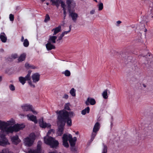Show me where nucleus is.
<instances>
[{"instance_id":"obj_1","label":"nucleus","mask_w":153,"mask_h":153,"mask_svg":"<svg viewBox=\"0 0 153 153\" xmlns=\"http://www.w3.org/2000/svg\"><path fill=\"white\" fill-rule=\"evenodd\" d=\"M13 120L7 121V122L0 120V130L3 133L7 134L12 133L13 132H17L25 128V125L23 124H15L12 126L8 127L10 125L14 123Z\"/></svg>"},{"instance_id":"obj_2","label":"nucleus","mask_w":153,"mask_h":153,"mask_svg":"<svg viewBox=\"0 0 153 153\" xmlns=\"http://www.w3.org/2000/svg\"><path fill=\"white\" fill-rule=\"evenodd\" d=\"M57 119L58 126L57 134L58 136H61L63 134L65 123H66L68 126H71L72 125V120L70 118L64 117L59 114H58Z\"/></svg>"},{"instance_id":"obj_3","label":"nucleus","mask_w":153,"mask_h":153,"mask_svg":"<svg viewBox=\"0 0 153 153\" xmlns=\"http://www.w3.org/2000/svg\"><path fill=\"white\" fill-rule=\"evenodd\" d=\"M44 141L45 144L50 146L52 148H56L59 144L58 141L51 137L46 136L44 137Z\"/></svg>"},{"instance_id":"obj_4","label":"nucleus","mask_w":153,"mask_h":153,"mask_svg":"<svg viewBox=\"0 0 153 153\" xmlns=\"http://www.w3.org/2000/svg\"><path fill=\"white\" fill-rule=\"evenodd\" d=\"M35 139V134L32 133L29 135V137L25 138L24 141L26 145L30 146L33 145Z\"/></svg>"},{"instance_id":"obj_5","label":"nucleus","mask_w":153,"mask_h":153,"mask_svg":"<svg viewBox=\"0 0 153 153\" xmlns=\"http://www.w3.org/2000/svg\"><path fill=\"white\" fill-rule=\"evenodd\" d=\"M56 113L58 114L63 116L64 117L70 118L73 117L74 115V114L72 111H69L68 112L64 110H60L59 111H57Z\"/></svg>"},{"instance_id":"obj_6","label":"nucleus","mask_w":153,"mask_h":153,"mask_svg":"<svg viewBox=\"0 0 153 153\" xmlns=\"http://www.w3.org/2000/svg\"><path fill=\"white\" fill-rule=\"evenodd\" d=\"M4 133L5 132L3 133L1 131L0 133V137L2 139V140L0 141V146H5L10 144L8 140L6 138L5 135L4 134ZM5 133L7 134L6 133Z\"/></svg>"},{"instance_id":"obj_7","label":"nucleus","mask_w":153,"mask_h":153,"mask_svg":"<svg viewBox=\"0 0 153 153\" xmlns=\"http://www.w3.org/2000/svg\"><path fill=\"white\" fill-rule=\"evenodd\" d=\"M68 138L71 147L75 146L77 140L76 137H75L72 138V135L69 134L68 135Z\"/></svg>"},{"instance_id":"obj_8","label":"nucleus","mask_w":153,"mask_h":153,"mask_svg":"<svg viewBox=\"0 0 153 153\" xmlns=\"http://www.w3.org/2000/svg\"><path fill=\"white\" fill-rule=\"evenodd\" d=\"M68 140V134H64L62 137V144L66 148H68L69 147Z\"/></svg>"},{"instance_id":"obj_9","label":"nucleus","mask_w":153,"mask_h":153,"mask_svg":"<svg viewBox=\"0 0 153 153\" xmlns=\"http://www.w3.org/2000/svg\"><path fill=\"white\" fill-rule=\"evenodd\" d=\"M39 123L40 127L43 128H45L46 127L49 128L51 126V125L50 124L44 122L43 118L39 120Z\"/></svg>"},{"instance_id":"obj_10","label":"nucleus","mask_w":153,"mask_h":153,"mask_svg":"<svg viewBox=\"0 0 153 153\" xmlns=\"http://www.w3.org/2000/svg\"><path fill=\"white\" fill-rule=\"evenodd\" d=\"M11 140L13 144L16 145L19 144L21 141L17 135L12 137L11 138Z\"/></svg>"},{"instance_id":"obj_11","label":"nucleus","mask_w":153,"mask_h":153,"mask_svg":"<svg viewBox=\"0 0 153 153\" xmlns=\"http://www.w3.org/2000/svg\"><path fill=\"white\" fill-rule=\"evenodd\" d=\"M32 78L33 82L34 83H36L38 82L40 79V75L37 73H34L32 75Z\"/></svg>"},{"instance_id":"obj_12","label":"nucleus","mask_w":153,"mask_h":153,"mask_svg":"<svg viewBox=\"0 0 153 153\" xmlns=\"http://www.w3.org/2000/svg\"><path fill=\"white\" fill-rule=\"evenodd\" d=\"M96 103L94 99L90 97H88L85 102L87 105H88L90 104L91 105H94L96 104Z\"/></svg>"},{"instance_id":"obj_13","label":"nucleus","mask_w":153,"mask_h":153,"mask_svg":"<svg viewBox=\"0 0 153 153\" xmlns=\"http://www.w3.org/2000/svg\"><path fill=\"white\" fill-rule=\"evenodd\" d=\"M70 16L71 17L72 20L74 22H76L77 19L78 17V16L77 13L74 12L70 11Z\"/></svg>"},{"instance_id":"obj_14","label":"nucleus","mask_w":153,"mask_h":153,"mask_svg":"<svg viewBox=\"0 0 153 153\" xmlns=\"http://www.w3.org/2000/svg\"><path fill=\"white\" fill-rule=\"evenodd\" d=\"M32 106L31 105L25 104L22 106V108L24 111H28L32 110Z\"/></svg>"},{"instance_id":"obj_15","label":"nucleus","mask_w":153,"mask_h":153,"mask_svg":"<svg viewBox=\"0 0 153 153\" xmlns=\"http://www.w3.org/2000/svg\"><path fill=\"white\" fill-rule=\"evenodd\" d=\"M46 47L48 51H50L53 49H55V47L54 45L52 44L51 43L48 42L46 45Z\"/></svg>"},{"instance_id":"obj_16","label":"nucleus","mask_w":153,"mask_h":153,"mask_svg":"<svg viewBox=\"0 0 153 153\" xmlns=\"http://www.w3.org/2000/svg\"><path fill=\"white\" fill-rule=\"evenodd\" d=\"M0 39L3 42H6L7 39V37L4 32L1 33L0 35Z\"/></svg>"},{"instance_id":"obj_17","label":"nucleus","mask_w":153,"mask_h":153,"mask_svg":"<svg viewBox=\"0 0 153 153\" xmlns=\"http://www.w3.org/2000/svg\"><path fill=\"white\" fill-rule=\"evenodd\" d=\"M19 79L20 82L23 85H24L26 81H30V80L29 79H27L26 78V76L25 77L20 76L19 77Z\"/></svg>"},{"instance_id":"obj_18","label":"nucleus","mask_w":153,"mask_h":153,"mask_svg":"<svg viewBox=\"0 0 153 153\" xmlns=\"http://www.w3.org/2000/svg\"><path fill=\"white\" fill-rule=\"evenodd\" d=\"M57 38V37L56 36H50L48 42L51 43H56V40Z\"/></svg>"},{"instance_id":"obj_19","label":"nucleus","mask_w":153,"mask_h":153,"mask_svg":"<svg viewBox=\"0 0 153 153\" xmlns=\"http://www.w3.org/2000/svg\"><path fill=\"white\" fill-rule=\"evenodd\" d=\"M100 128V124L99 123L97 122L95 124L93 128V131L94 132H97Z\"/></svg>"},{"instance_id":"obj_20","label":"nucleus","mask_w":153,"mask_h":153,"mask_svg":"<svg viewBox=\"0 0 153 153\" xmlns=\"http://www.w3.org/2000/svg\"><path fill=\"white\" fill-rule=\"evenodd\" d=\"M61 26L60 25H59L58 27H56L55 28L53 29L52 30V31H54L53 35H55L59 32L61 31Z\"/></svg>"},{"instance_id":"obj_21","label":"nucleus","mask_w":153,"mask_h":153,"mask_svg":"<svg viewBox=\"0 0 153 153\" xmlns=\"http://www.w3.org/2000/svg\"><path fill=\"white\" fill-rule=\"evenodd\" d=\"M27 116L29 117V119L30 120L33 122L35 124L37 123V120L36 116L32 115L29 116L28 115H27Z\"/></svg>"},{"instance_id":"obj_22","label":"nucleus","mask_w":153,"mask_h":153,"mask_svg":"<svg viewBox=\"0 0 153 153\" xmlns=\"http://www.w3.org/2000/svg\"><path fill=\"white\" fill-rule=\"evenodd\" d=\"M26 57V54L25 53L22 54L19 57L18 61L19 62H22L25 59Z\"/></svg>"},{"instance_id":"obj_23","label":"nucleus","mask_w":153,"mask_h":153,"mask_svg":"<svg viewBox=\"0 0 153 153\" xmlns=\"http://www.w3.org/2000/svg\"><path fill=\"white\" fill-rule=\"evenodd\" d=\"M25 68L27 69H35L36 67L33 65H31L27 62L25 64Z\"/></svg>"},{"instance_id":"obj_24","label":"nucleus","mask_w":153,"mask_h":153,"mask_svg":"<svg viewBox=\"0 0 153 153\" xmlns=\"http://www.w3.org/2000/svg\"><path fill=\"white\" fill-rule=\"evenodd\" d=\"M90 109L89 107L88 106L85 109L82 110L81 111V114L83 115H85L86 113H89L90 112Z\"/></svg>"},{"instance_id":"obj_25","label":"nucleus","mask_w":153,"mask_h":153,"mask_svg":"<svg viewBox=\"0 0 153 153\" xmlns=\"http://www.w3.org/2000/svg\"><path fill=\"white\" fill-rule=\"evenodd\" d=\"M107 92L108 90L106 89L102 93V96L103 98L105 99H107L108 97V96Z\"/></svg>"},{"instance_id":"obj_26","label":"nucleus","mask_w":153,"mask_h":153,"mask_svg":"<svg viewBox=\"0 0 153 153\" xmlns=\"http://www.w3.org/2000/svg\"><path fill=\"white\" fill-rule=\"evenodd\" d=\"M70 93L73 97H75L76 96V90L74 88H72L71 89L70 91Z\"/></svg>"},{"instance_id":"obj_27","label":"nucleus","mask_w":153,"mask_h":153,"mask_svg":"<svg viewBox=\"0 0 153 153\" xmlns=\"http://www.w3.org/2000/svg\"><path fill=\"white\" fill-rule=\"evenodd\" d=\"M97 132H94L93 131L91 134V139L90 140L91 142H92L94 139L95 136L97 134Z\"/></svg>"},{"instance_id":"obj_28","label":"nucleus","mask_w":153,"mask_h":153,"mask_svg":"<svg viewBox=\"0 0 153 153\" xmlns=\"http://www.w3.org/2000/svg\"><path fill=\"white\" fill-rule=\"evenodd\" d=\"M62 74H64L66 76H69L71 75V72L68 70H66L65 71L62 72Z\"/></svg>"},{"instance_id":"obj_29","label":"nucleus","mask_w":153,"mask_h":153,"mask_svg":"<svg viewBox=\"0 0 153 153\" xmlns=\"http://www.w3.org/2000/svg\"><path fill=\"white\" fill-rule=\"evenodd\" d=\"M23 45L24 46L26 47H28L29 45V42L27 39L24 40L23 42Z\"/></svg>"},{"instance_id":"obj_30","label":"nucleus","mask_w":153,"mask_h":153,"mask_svg":"<svg viewBox=\"0 0 153 153\" xmlns=\"http://www.w3.org/2000/svg\"><path fill=\"white\" fill-rule=\"evenodd\" d=\"M108 148L106 145L104 144L103 149L102 153H107Z\"/></svg>"},{"instance_id":"obj_31","label":"nucleus","mask_w":153,"mask_h":153,"mask_svg":"<svg viewBox=\"0 0 153 153\" xmlns=\"http://www.w3.org/2000/svg\"><path fill=\"white\" fill-rule=\"evenodd\" d=\"M2 153H13V152L10 151L7 149H4L2 150Z\"/></svg>"},{"instance_id":"obj_32","label":"nucleus","mask_w":153,"mask_h":153,"mask_svg":"<svg viewBox=\"0 0 153 153\" xmlns=\"http://www.w3.org/2000/svg\"><path fill=\"white\" fill-rule=\"evenodd\" d=\"M32 72V71L31 70H29L28 71V73L27 74L26 76V78L27 79H29L30 80L31 79V77H30V75L31 73Z\"/></svg>"},{"instance_id":"obj_33","label":"nucleus","mask_w":153,"mask_h":153,"mask_svg":"<svg viewBox=\"0 0 153 153\" xmlns=\"http://www.w3.org/2000/svg\"><path fill=\"white\" fill-rule=\"evenodd\" d=\"M98 10H102L103 8V4L102 3H100L98 5Z\"/></svg>"},{"instance_id":"obj_34","label":"nucleus","mask_w":153,"mask_h":153,"mask_svg":"<svg viewBox=\"0 0 153 153\" xmlns=\"http://www.w3.org/2000/svg\"><path fill=\"white\" fill-rule=\"evenodd\" d=\"M50 20V17L48 14H46L45 16V18L44 20V22H47Z\"/></svg>"},{"instance_id":"obj_35","label":"nucleus","mask_w":153,"mask_h":153,"mask_svg":"<svg viewBox=\"0 0 153 153\" xmlns=\"http://www.w3.org/2000/svg\"><path fill=\"white\" fill-rule=\"evenodd\" d=\"M27 153H38V152L36 150L30 149L27 152Z\"/></svg>"},{"instance_id":"obj_36","label":"nucleus","mask_w":153,"mask_h":153,"mask_svg":"<svg viewBox=\"0 0 153 153\" xmlns=\"http://www.w3.org/2000/svg\"><path fill=\"white\" fill-rule=\"evenodd\" d=\"M71 151L74 153H77V149L75 146L71 147Z\"/></svg>"},{"instance_id":"obj_37","label":"nucleus","mask_w":153,"mask_h":153,"mask_svg":"<svg viewBox=\"0 0 153 153\" xmlns=\"http://www.w3.org/2000/svg\"><path fill=\"white\" fill-rule=\"evenodd\" d=\"M64 108L68 111L70 110L69 103H66L65 104Z\"/></svg>"},{"instance_id":"obj_38","label":"nucleus","mask_w":153,"mask_h":153,"mask_svg":"<svg viewBox=\"0 0 153 153\" xmlns=\"http://www.w3.org/2000/svg\"><path fill=\"white\" fill-rule=\"evenodd\" d=\"M10 89L12 91H14L15 89V87L13 84H10L9 86Z\"/></svg>"},{"instance_id":"obj_39","label":"nucleus","mask_w":153,"mask_h":153,"mask_svg":"<svg viewBox=\"0 0 153 153\" xmlns=\"http://www.w3.org/2000/svg\"><path fill=\"white\" fill-rule=\"evenodd\" d=\"M71 25H70L69 26V30L68 31H64V32H63L62 34H64V36L65 35V34H68V33H69V32H70L71 31Z\"/></svg>"},{"instance_id":"obj_40","label":"nucleus","mask_w":153,"mask_h":153,"mask_svg":"<svg viewBox=\"0 0 153 153\" xmlns=\"http://www.w3.org/2000/svg\"><path fill=\"white\" fill-rule=\"evenodd\" d=\"M9 18L10 20L11 21H13L14 20V15L12 14H10L9 15Z\"/></svg>"},{"instance_id":"obj_41","label":"nucleus","mask_w":153,"mask_h":153,"mask_svg":"<svg viewBox=\"0 0 153 153\" xmlns=\"http://www.w3.org/2000/svg\"><path fill=\"white\" fill-rule=\"evenodd\" d=\"M71 0H67L66 1V4L69 7H71Z\"/></svg>"},{"instance_id":"obj_42","label":"nucleus","mask_w":153,"mask_h":153,"mask_svg":"<svg viewBox=\"0 0 153 153\" xmlns=\"http://www.w3.org/2000/svg\"><path fill=\"white\" fill-rule=\"evenodd\" d=\"M40 142H38L37 145V148L38 150H40L41 148V144L39 143Z\"/></svg>"},{"instance_id":"obj_43","label":"nucleus","mask_w":153,"mask_h":153,"mask_svg":"<svg viewBox=\"0 0 153 153\" xmlns=\"http://www.w3.org/2000/svg\"><path fill=\"white\" fill-rule=\"evenodd\" d=\"M28 83L29 84L30 86L32 87L33 88L35 87V85L33 84L32 83V82L30 81H28Z\"/></svg>"},{"instance_id":"obj_44","label":"nucleus","mask_w":153,"mask_h":153,"mask_svg":"<svg viewBox=\"0 0 153 153\" xmlns=\"http://www.w3.org/2000/svg\"><path fill=\"white\" fill-rule=\"evenodd\" d=\"M64 36V34H61L60 36H59V37H58V40H61L62 38V37Z\"/></svg>"},{"instance_id":"obj_45","label":"nucleus","mask_w":153,"mask_h":153,"mask_svg":"<svg viewBox=\"0 0 153 153\" xmlns=\"http://www.w3.org/2000/svg\"><path fill=\"white\" fill-rule=\"evenodd\" d=\"M53 131V130L52 129L49 130L47 133V136H48L51 134V133Z\"/></svg>"},{"instance_id":"obj_46","label":"nucleus","mask_w":153,"mask_h":153,"mask_svg":"<svg viewBox=\"0 0 153 153\" xmlns=\"http://www.w3.org/2000/svg\"><path fill=\"white\" fill-rule=\"evenodd\" d=\"M68 94H65L64 95L63 98L65 99H68Z\"/></svg>"},{"instance_id":"obj_47","label":"nucleus","mask_w":153,"mask_h":153,"mask_svg":"<svg viewBox=\"0 0 153 153\" xmlns=\"http://www.w3.org/2000/svg\"><path fill=\"white\" fill-rule=\"evenodd\" d=\"M95 12V10H93L90 11V13L91 14H93Z\"/></svg>"},{"instance_id":"obj_48","label":"nucleus","mask_w":153,"mask_h":153,"mask_svg":"<svg viewBox=\"0 0 153 153\" xmlns=\"http://www.w3.org/2000/svg\"><path fill=\"white\" fill-rule=\"evenodd\" d=\"M64 19H65V17H66V11H65V10H64Z\"/></svg>"},{"instance_id":"obj_49","label":"nucleus","mask_w":153,"mask_h":153,"mask_svg":"<svg viewBox=\"0 0 153 153\" xmlns=\"http://www.w3.org/2000/svg\"><path fill=\"white\" fill-rule=\"evenodd\" d=\"M24 37L23 36H22V37L21 41V42H23V41H24Z\"/></svg>"},{"instance_id":"obj_50","label":"nucleus","mask_w":153,"mask_h":153,"mask_svg":"<svg viewBox=\"0 0 153 153\" xmlns=\"http://www.w3.org/2000/svg\"><path fill=\"white\" fill-rule=\"evenodd\" d=\"M13 57L14 59H16L17 57V55L16 54L14 55L13 56Z\"/></svg>"},{"instance_id":"obj_51","label":"nucleus","mask_w":153,"mask_h":153,"mask_svg":"<svg viewBox=\"0 0 153 153\" xmlns=\"http://www.w3.org/2000/svg\"><path fill=\"white\" fill-rule=\"evenodd\" d=\"M117 24H119L121 23V22L120 21H118L117 22Z\"/></svg>"},{"instance_id":"obj_52","label":"nucleus","mask_w":153,"mask_h":153,"mask_svg":"<svg viewBox=\"0 0 153 153\" xmlns=\"http://www.w3.org/2000/svg\"><path fill=\"white\" fill-rule=\"evenodd\" d=\"M30 111H32L34 114H35V113L36 114V111H35L33 110L32 109V110H30Z\"/></svg>"},{"instance_id":"obj_53","label":"nucleus","mask_w":153,"mask_h":153,"mask_svg":"<svg viewBox=\"0 0 153 153\" xmlns=\"http://www.w3.org/2000/svg\"><path fill=\"white\" fill-rule=\"evenodd\" d=\"M52 3H54V4H56V1H55L54 0H52Z\"/></svg>"},{"instance_id":"obj_54","label":"nucleus","mask_w":153,"mask_h":153,"mask_svg":"<svg viewBox=\"0 0 153 153\" xmlns=\"http://www.w3.org/2000/svg\"><path fill=\"white\" fill-rule=\"evenodd\" d=\"M2 76H0V82L2 81Z\"/></svg>"},{"instance_id":"obj_55","label":"nucleus","mask_w":153,"mask_h":153,"mask_svg":"<svg viewBox=\"0 0 153 153\" xmlns=\"http://www.w3.org/2000/svg\"><path fill=\"white\" fill-rule=\"evenodd\" d=\"M143 86L144 87V88H146V85H145V84H143Z\"/></svg>"},{"instance_id":"obj_56","label":"nucleus","mask_w":153,"mask_h":153,"mask_svg":"<svg viewBox=\"0 0 153 153\" xmlns=\"http://www.w3.org/2000/svg\"><path fill=\"white\" fill-rule=\"evenodd\" d=\"M49 153H56V152H50Z\"/></svg>"},{"instance_id":"obj_57","label":"nucleus","mask_w":153,"mask_h":153,"mask_svg":"<svg viewBox=\"0 0 153 153\" xmlns=\"http://www.w3.org/2000/svg\"><path fill=\"white\" fill-rule=\"evenodd\" d=\"M146 31H147V29H146V28H145V32H146Z\"/></svg>"},{"instance_id":"obj_58","label":"nucleus","mask_w":153,"mask_h":153,"mask_svg":"<svg viewBox=\"0 0 153 153\" xmlns=\"http://www.w3.org/2000/svg\"><path fill=\"white\" fill-rule=\"evenodd\" d=\"M42 2H44L45 0H41Z\"/></svg>"},{"instance_id":"obj_59","label":"nucleus","mask_w":153,"mask_h":153,"mask_svg":"<svg viewBox=\"0 0 153 153\" xmlns=\"http://www.w3.org/2000/svg\"><path fill=\"white\" fill-rule=\"evenodd\" d=\"M0 153H2V151H0Z\"/></svg>"},{"instance_id":"obj_60","label":"nucleus","mask_w":153,"mask_h":153,"mask_svg":"<svg viewBox=\"0 0 153 153\" xmlns=\"http://www.w3.org/2000/svg\"><path fill=\"white\" fill-rule=\"evenodd\" d=\"M47 5H48V3H47Z\"/></svg>"}]
</instances>
